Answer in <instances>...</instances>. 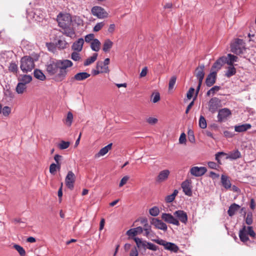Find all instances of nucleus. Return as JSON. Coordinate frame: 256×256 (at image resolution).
I'll return each instance as SVG.
<instances>
[{"label":"nucleus","mask_w":256,"mask_h":256,"mask_svg":"<svg viewBox=\"0 0 256 256\" xmlns=\"http://www.w3.org/2000/svg\"><path fill=\"white\" fill-rule=\"evenodd\" d=\"M161 218L165 222L176 226L180 225V222L186 224L188 220L187 214L182 210L175 211L173 215L169 213H162Z\"/></svg>","instance_id":"nucleus-1"},{"label":"nucleus","mask_w":256,"mask_h":256,"mask_svg":"<svg viewBox=\"0 0 256 256\" xmlns=\"http://www.w3.org/2000/svg\"><path fill=\"white\" fill-rule=\"evenodd\" d=\"M59 72L57 74V77L60 80H62L67 74L66 68L72 66V62L68 60H58Z\"/></svg>","instance_id":"nucleus-2"},{"label":"nucleus","mask_w":256,"mask_h":256,"mask_svg":"<svg viewBox=\"0 0 256 256\" xmlns=\"http://www.w3.org/2000/svg\"><path fill=\"white\" fill-rule=\"evenodd\" d=\"M34 68V59L30 56L22 57L20 60V68L23 72H30Z\"/></svg>","instance_id":"nucleus-3"},{"label":"nucleus","mask_w":256,"mask_h":256,"mask_svg":"<svg viewBox=\"0 0 256 256\" xmlns=\"http://www.w3.org/2000/svg\"><path fill=\"white\" fill-rule=\"evenodd\" d=\"M230 48L232 52L240 54L243 53L244 50H245V44L242 40L236 39L234 42L232 43Z\"/></svg>","instance_id":"nucleus-4"},{"label":"nucleus","mask_w":256,"mask_h":256,"mask_svg":"<svg viewBox=\"0 0 256 256\" xmlns=\"http://www.w3.org/2000/svg\"><path fill=\"white\" fill-rule=\"evenodd\" d=\"M57 22H58V26L62 28L70 25L72 18L68 14H60L57 16Z\"/></svg>","instance_id":"nucleus-5"},{"label":"nucleus","mask_w":256,"mask_h":256,"mask_svg":"<svg viewBox=\"0 0 256 256\" xmlns=\"http://www.w3.org/2000/svg\"><path fill=\"white\" fill-rule=\"evenodd\" d=\"M221 106V100L216 97L212 98L208 102V110L212 114L215 113Z\"/></svg>","instance_id":"nucleus-6"},{"label":"nucleus","mask_w":256,"mask_h":256,"mask_svg":"<svg viewBox=\"0 0 256 256\" xmlns=\"http://www.w3.org/2000/svg\"><path fill=\"white\" fill-rule=\"evenodd\" d=\"M59 70L58 60H50L46 65V70L50 76L56 74Z\"/></svg>","instance_id":"nucleus-7"},{"label":"nucleus","mask_w":256,"mask_h":256,"mask_svg":"<svg viewBox=\"0 0 256 256\" xmlns=\"http://www.w3.org/2000/svg\"><path fill=\"white\" fill-rule=\"evenodd\" d=\"M232 115L231 110L228 108H223L218 110V121L222 122L226 120Z\"/></svg>","instance_id":"nucleus-8"},{"label":"nucleus","mask_w":256,"mask_h":256,"mask_svg":"<svg viewBox=\"0 0 256 256\" xmlns=\"http://www.w3.org/2000/svg\"><path fill=\"white\" fill-rule=\"evenodd\" d=\"M76 180V176L72 171H69L66 177V185L70 190L74 188V183Z\"/></svg>","instance_id":"nucleus-9"},{"label":"nucleus","mask_w":256,"mask_h":256,"mask_svg":"<svg viewBox=\"0 0 256 256\" xmlns=\"http://www.w3.org/2000/svg\"><path fill=\"white\" fill-rule=\"evenodd\" d=\"M92 14L99 18H104L108 16V13L100 6H95L92 9Z\"/></svg>","instance_id":"nucleus-10"},{"label":"nucleus","mask_w":256,"mask_h":256,"mask_svg":"<svg viewBox=\"0 0 256 256\" xmlns=\"http://www.w3.org/2000/svg\"><path fill=\"white\" fill-rule=\"evenodd\" d=\"M206 168L204 166H194L192 167L190 170V172L191 174L197 177L204 175L206 172Z\"/></svg>","instance_id":"nucleus-11"},{"label":"nucleus","mask_w":256,"mask_h":256,"mask_svg":"<svg viewBox=\"0 0 256 256\" xmlns=\"http://www.w3.org/2000/svg\"><path fill=\"white\" fill-rule=\"evenodd\" d=\"M182 188L186 195L191 196L192 195V182L190 180H186L182 184Z\"/></svg>","instance_id":"nucleus-12"},{"label":"nucleus","mask_w":256,"mask_h":256,"mask_svg":"<svg viewBox=\"0 0 256 256\" xmlns=\"http://www.w3.org/2000/svg\"><path fill=\"white\" fill-rule=\"evenodd\" d=\"M133 240H134L136 245V247L138 248L140 251H146V249L147 244V242L146 240H142V238L137 237L134 238Z\"/></svg>","instance_id":"nucleus-13"},{"label":"nucleus","mask_w":256,"mask_h":256,"mask_svg":"<svg viewBox=\"0 0 256 256\" xmlns=\"http://www.w3.org/2000/svg\"><path fill=\"white\" fill-rule=\"evenodd\" d=\"M152 224H154L158 229L162 230L164 231H166L167 230L168 227L166 224L161 220L157 218H152Z\"/></svg>","instance_id":"nucleus-14"},{"label":"nucleus","mask_w":256,"mask_h":256,"mask_svg":"<svg viewBox=\"0 0 256 256\" xmlns=\"http://www.w3.org/2000/svg\"><path fill=\"white\" fill-rule=\"evenodd\" d=\"M170 174L168 170H164L161 171L156 178V181L158 182H162L167 180Z\"/></svg>","instance_id":"nucleus-15"},{"label":"nucleus","mask_w":256,"mask_h":256,"mask_svg":"<svg viewBox=\"0 0 256 256\" xmlns=\"http://www.w3.org/2000/svg\"><path fill=\"white\" fill-rule=\"evenodd\" d=\"M204 64H202L198 66L196 70L195 75L197 78L198 82H202L204 78Z\"/></svg>","instance_id":"nucleus-16"},{"label":"nucleus","mask_w":256,"mask_h":256,"mask_svg":"<svg viewBox=\"0 0 256 256\" xmlns=\"http://www.w3.org/2000/svg\"><path fill=\"white\" fill-rule=\"evenodd\" d=\"M216 72H210L207 76L206 80V84L208 86H211L215 82L216 80Z\"/></svg>","instance_id":"nucleus-17"},{"label":"nucleus","mask_w":256,"mask_h":256,"mask_svg":"<svg viewBox=\"0 0 256 256\" xmlns=\"http://www.w3.org/2000/svg\"><path fill=\"white\" fill-rule=\"evenodd\" d=\"M248 234L247 233L246 226H244L242 229L239 232V237L242 242L244 243H246L249 241V238L248 237Z\"/></svg>","instance_id":"nucleus-18"},{"label":"nucleus","mask_w":256,"mask_h":256,"mask_svg":"<svg viewBox=\"0 0 256 256\" xmlns=\"http://www.w3.org/2000/svg\"><path fill=\"white\" fill-rule=\"evenodd\" d=\"M84 44V40L82 38H78L76 42H75L72 46V48L74 51H76L77 52H80L83 47V45Z\"/></svg>","instance_id":"nucleus-19"},{"label":"nucleus","mask_w":256,"mask_h":256,"mask_svg":"<svg viewBox=\"0 0 256 256\" xmlns=\"http://www.w3.org/2000/svg\"><path fill=\"white\" fill-rule=\"evenodd\" d=\"M143 232V228L141 226H138L128 230L126 234L129 236H136L140 234Z\"/></svg>","instance_id":"nucleus-20"},{"label":"nucleus","mask_w":256,"mask_h":256,"mask_svg":"<svg viewBox=\"0 0 256 256\" xmlns=\"http://www.w3.org/2000/svg\"><path fill=\"white\" fill-rule=\"evenodd\" d=\"M252 126L249 124H244L241 125H236L234 126V130L236 132H242L246 131L250 129Z\"/></svg>","instance_id":"nucleus-21"},{"label":"nucleus","mask_w":256,"mask_h":256,"mask_svg":"<svg viewBox=\"0 0 256 256\" xmlns=\"http://www.w3.org/2000/svg\"><path fill=\"white\" fill-rule=\"evenodd\" d=\"M90 76V74L86 72H82L74 75L73 78L78 81L84 80Z\"/></svg>","instance_id":"nucleus-22"},{"label":"nucleus","mask_w":256,"mask_h":256,"mask_svg":"<svg viewBox=\"0 0 256 256\" xmlns=\"http://www.w3.org/2000/svg\"><path fill=\"white\" fill-rule=\"evenodd\" d=\"M112 144H110L100 150V152L95 155L96 158H99L105 155L112 148Z\"/></svg>","instance_id":"nucleus-23"},{"label":"nucleus","mask_w":256,"mask_h":256,"mask_svg":"<svg viewBox=\"0 0 256 256\" xmlns=\"http://www.w3.org/2000/svg\"><path fill=\"white\" fill-rule=\"evenodd\" d=\"M63 32H62L64 35L67 36L72 38L74 36L75 32L72 28L70 27L69 26L62 28Z\"/></svg>","instance_id":"nucleus-24"},{"label":"nucleus","mask_w":256,"mask_h":256,"mask_svg":"<svg viewBox=\"0 0 256 256\" xmlns=\"http://www.w3.org/2000/svg\"><path fill=\"white\" fill-rule=\"evenodd\" d=\"M101 43L100 41L96 38L93 40L90 43V48L94 52H98L100 50Z\"/></svg>","instance_id":"nucleus-25"},{"label":"nucleus","mask_w":256,"mask_h":256,"mask_svg":"<svg viewBox=\"0 0 256 256\" xmlns=\"http://www.w3.org/2000/svg\"><path fill=\"white\" fill-rule=\"evenodd\" d=\"M112 46L113 42L111 41L110 39H106L104 40V42L102 50L106 52H108L110 50Z\"/></svg>","instance_id":"nucleus-26"},{"label":"nucleus","mask_w":256,"mask_h":256,"mask_svg":"<svg viewBox=\"0 0 256 256\" xmlns=\"http://www.w3.org/2000/svg\"><path fill=\"white\" fill-rule=\"evenodd\" d=\"M221 182L222 186L226 189L230 188L231 187L230 182L227 176L222 174L221 176Z\"/></svg>","instance_id":"nucleus-27"},{"label":"nucleus","mask_w":256,"mask_h":256,"mask_svg":"<svg viewBox=\"0 0 256 256\" xmlns=\"http://www.w3.org/2000/svg\"><path fill=\"white\" fill-rule=\"evenodd\" d=\"M240 208V206L236 204H232L229 207L228 210V215L230 216H234L236 212Z\"/></svg>","instance_id":"nucleus-28"},{"label":"nucleus","mask_w":256,"mask_h":256,"mask_svg":"<svg viewBox=\"0 0 256 256\" xmlns=\"http://www.w3.org/2000/svg\"><path fill=\"white\" fill-rule=\"evenodd\" d=\"M166 250H170L174 252H177L178 250V246L174 244L166 242L164 246Z\"/></svg>","instance_id":"nucleus-29"},{"label":"nucleus","mask_w":256,"mask_h":256,"mask_svg":"<svg viewBox=\"0 0 256 256\" xmlns=\"http://www.w3.org/2000/svg\"><path fill=\"white\" fill-rule=\"evenodd\" d=\"M241 157V154L238 150H236L230 152L226 158L236 160Z\"/></svg>","instance_id":"nucleus-30"},{"label":"nucleus","mask_w":256,"mask_h":256,"mask_svg":"<svg viewBox=\"0 0 256 256\" xmlns=\"http://www.w3.org/2000/svg\"><path fill=\"white\" fill-rule=\"evenodd\" d=\"M226 57V64L229 66H233L234 63L238 61V58L232 54H228Z\"/></svg>","instance_id":"nucleus-31"},{"label":"nucleus","mask_w":256,"mask_h":256,"mask_svg":"<svg viewBox=\"0 0 256 256\" xmlns=\"http://www.w3.org/2000/svg\"><path fill=\"white\" fill-rule=\"evenodd\" d=\"M96 68L99 70L102 73H106L109 72L108 66H104L102 62H97Z\"/></svg>","instance_id":"nucleus-32"},{"label":"nucleus","mask_w":256,"mask_h":256,"mask_svg":"<svg viewBox=\"0 0 256 256\" xmlns=\"http://www.w3.org/2000/svg\"><path fill=\"white\" fill-rule=\"evenodd\" d=\"M20 82L23 83V84L26 85L32 80V77L30 75H23L21 78H18Z\"/></svg>","instance_id":"nucleus-33"},{"label":"nucleus","mask_w":256,"mask_h":256,"mask_svg":"<svg viewBox=\"0 0 256 256\" xmlns=\"http://www.w3.org/2000/svg\"><path fill=\"white\" fill-rule=\"evenodd\" d=\"M34 76L40 80H44L46 79V76L43 74L42 70L36 69L34 70Z\"/></svg>","instance_id":"nucleus-34"},{"label":"nucleus","mask_w":256,"mask_h":256,"mask_svg":"<svg viewBox=\"0 0 256 256\" xmlns=\"http://www.w3.org/2000/svg\"><path fill=\"white\" fill-rule=\"evenodd\" d=\"M26 90V86L20 82L18 84L16 88V91L18 94H22Z\"/></svg>","instance_id":"nucleus-35"},{"label":"nucleus","mask_w":256,"mask_h":256,"mask_svg":"<svg viewBox=\"0 0 256 256\" xmlns=\"http://www.w3.org/2000/svg\"><path fill=\"white\" fill-rule=\"evenodd\" d=\"M73 118L74 116L70 112H68L66 118L64 121V124L68 126H71L73 121Z\"/></svg>","instance_id":"nucleus-36"},{"label":"nucleus","mask_w":256,"mask_h":256,"mask_svg":"<svg viewBox=\"0 0 256 256\" xmlns=\"http://www.w3.org/2000/svg\"><path fill=\"white\" fill-rule=\"evenodd\" d=\"M236 73V69L234 66H229L228 70L225 74V76L228 78H230L234 75Z\"/></svg>","instance_id":"nucleus-37"},{"label":"nucleus","mask_w":256,"mask_h":256,"mask_svg":"<svg viewBox=\"0 0 256 256\" xmlns=\"http://www.w3.org/2000/svg\"><path fill=\"white\" fill-rule=\"evenodd\" d=\"M98 54L94 53L93 56L87 58L84 62V66H87L93 63L97 58Z\"/></svg>","instance_id":"nucleus-38"},{"label":"nucleus","mask_w":256,"mask_h":256,"mask_svg":"<svg viewBox=\"0 0 256 256\" xmlns=\"http://www.w3.org/2000/svg\"><path fill=\"white\" fill-rule=\"evenodd\" d=\"M13 247L19 253L20 256H26V251L22 246L18 244H14Z\"/></svg>","instance_id":"nucleus-39"},{"label":"nucleus","mask_w":256,"mask_h":256,"mask_svg":"<svg viewBox=\"0 0 256 256\" xmlns=\"http://www.w3.org/2000/svg\"><path fill=\"white\" fill-rule=\"evenodd\" d=\"M8 70L14 74H16L18 71V65L14 62H10L8 66Z\"/></svg>","instance_id":"nucleus-40"},{"label":"nucleus","mask_w":256,"mask_h":256,"mask_svg":"<svg viewBox=\"0 0 256 256\" xmlns=\"http://www.w3.org/2000/svg\"><path fill=\"white\" fill-rule=\"evenodd\" d=\"M70 145V142H69L62 140L60 143L58 144V146L60 150H64L68 148Z\"/></svg>","instance_id":"nucleus-41"},{"label":"nucleus","mask_w":256,"mask_h":256,"mask_svg":"<svg viewBox=\"0 0 256 256\" xmlns=\"http://www.w3.org/2000/svg\"><path fill=\"white\" fill-rule=\"evenodd\" d=\"M220 88V87L219 86H214L212 88L209 90H208L206 92L207 96H210L211 94L214 95L216 92H218Z\"/></svg>","instance_id":"nucleus-42"},{"label":"nucleus","mask_w":256,"mask_h":256,"mask_svg":"<svg viewBox=\"0 0 256 256\" xmlns=\"http://www.w3.org/2000/svg\"><path fill=\"white\" fill-rule=\"evenodd\" d=\"M150 214L154 216H157L160 213V210L157 206H154L149 210Z\"/></svg>","instance_id":"nucleus-43"},{"label":"nucleus","mask_w":256,"mask_h":256,"mask_svg":"<svg viewBox=\"0 0 256 256\" xmlns=\"http://www.w3.org/2000/svg\"><path fill=\"white\" fill-rule=\"evenodd\" d=\"M199 126L202 128H206L207 124L205 118L200 116L199 120Z\"/></svg>","instance_id":"nucleus-44"},{"label":"nucleus","mask_w":256,"mask_h":256,"mask_svg":"<svg viewBox=\"0 0 256 256\" xmlns=\"http://www.w3.org/2000/svg\"><path fill=\"white\" fill-rule=\"evenodd\" d=\"M68 43L64 40H59L56 43V46L60 48L64 49L66 47Z\"/></svg>","instance_id":"nucleus-45"},{"label":"nucleus","mask_w":256,"mask_h":256,"mask_svg":"<svg viewBox=\"0 0 256 256\" xmlns=\"http://www.w3.org/2000/svg\"><path fill=\"white\" fill-rule=\"evenodd\" d=\"M62 159V156L59 154H56L54 156V160L56 163V165L58 166V170H60L61 162L60 161Z\"/></svg>","instance_id":"nucleus-46"},{"label":"nucleus","mask_w":256,"mask_h":256,"mask_svg":"<svg viewBox=\"0 0 256 256\" xmlns=\"http://www.w3.org/2000/svg\"><path fill=\"white\" fill-rule=\"evenodd\" d=\"M2 112L4 116H8L11 112V108L9 106H5L2 108Z\"/></svg>","instance_id":"nucleus-47"},{"label":"nucleus","mask_w":256,"mask_h":256,"mask_svg":"<svg viewBox=\"0 0 256 256\" xmlns=\"http://www.w3.org/2000/svg\"><path fill=\"white\" fill-rule=\"evenodd\" d=\"M104 26V22H98L96 24V25L94 26L93 31L94 32H98Z\"/></svg>","instance_id":"nucleus-48"},{"label":"nucleus","mask_w":256,"mask_h":256,"mask_svg":"<svg viewBox=\"0 0 256 256\" xmlns=\"http://www.w3.org/2000/svg\"><path fill=\"white\" fill-rule=\"evenodd\" d=\"M176 76H172L170 80V82H169V84H168V88L169 89H172L176 82Z\"/></svg>","instance_id":"nucleus-49"},{"label":"nucleus","mask_w":256,"mask_h":256,"mask_svg":"<svg viewBox=\"0 0 256 256\" xmlns=\"http://www.w3.org/2000/svg\"><path fill=\"white\" fill-rule=\"evenodd\" d=\"M188 139L191 143L195 142V138L194 136V132L192 130H189L188 132Z\"/></svg>","instance_id":"nucleus-50"},{"label":"nucleus","mask_w":256,"mask_h":256,"mask_svg":"<svg viewBox=\"0 0 256 256\" xmlns=\"http://www.w3.org/2000/svg\"><path fill=\"white\" fill-rule=\"evenodd\" d=\"M146 248L153 251H156L158 250V246L151 242H147Z\"/></svg>","instance_id":"nucleus-51"},{"label":"nucleus","mask_w":256,"mask_h":256,"mask_svg":"<svg viewBox=\"0 0 256 256\" xmlns=\"http://www.w3.org/2000/svg\"><path fill=\"white\" fill-rule=\"evenodd\" d=\"M57 169L58 170V166L56 164L52 163L50 166V172L51 174H54Z\"/></svg>","instance_id":"nucleus-52"},{"label":"nucleus","mask_w":256,"mask_h":256,"mask_svg":"<svg viewBox=\"0 0 256 256\" xmlns=\"http://www.w3.org/2000/svg\"><path fill=\"white\" fill-rule=\"evenodd\" d=\"M246 222L248 225H250L252 223V212H248L247 214Z\"/></svg>","instance_id":"nucleus-53"},{"label":"nucleus","mask_w":256,"mask_h":256,"mask_svg":"<svg viewBox=\"0 0 256 256\" xmlns=\"http://www.w3.org/2000/svg\"><path fill=\"white\" fill-rule=\"evenodd\" d=\"M226 154L224 152H218L216 154V155H215L216 160L217 161L218 165L222 164V162H220V156H224Z\"/></svg>","instance_id":"nucleus-54"},{"label":"nucleus","mask_w":256,"mask_h":256,"mask_svg":"<svg viewBox=\"0 0 256 256\" xmlns=\"http://www.w3.org/2000/svg\"><path fill=\"white\" fill-rule=\"evenodd\" d=\"M246 230H247V233H248V235H249L252 238L255 237L256 233L254 231L252 226L246 227Z\"/></svg>","instance_id":"nucleus-55"},{"label":"nucleus","mask_w":256,"mask_h":256,"mask_svg":"<svg viewBox=\"0 0 256 256\" xmlns=\"http://www.w3.org/2000/svg\"><path fill=\"white\" fill-rule=\"evenodd\" d=\"M94 38V34H88L85 36V41L86 42H90L91 41L92 42L93 41V40L95 39V38Z\"/></svg>","instance_id":"nucleus-56"},{"label":"nucleus","mask_w":256,"mask_h":256,"mask_svg":"<svg viewBox=\"0 0 256 256\" xmlns=\"http://www.w3.org/2000/svg\"><path fill=\"white\" fill-rule=\"evenodd\" d=\"M186 135L184 133H182L179 138L178 141L180 144H186Z\"/></svg>","instance_id":"nucleus-57"},{"label":"nucleus","mask_w":256,"mask_h":256,"mask_svg":"<svg viewBox=\"0 0 256 256\" xmlns=\"http://www.w3.org/2000/svg\"><path fill=\"white\" fill-rule=\"evenodd\" d=\"M71 58L74 61H78L80 59V54L76 52H73L72 54Z\"/></svg>","instance_id":"nucleus-58"},{"label":"nucleus","mask_w":256,"mask_h":256,"mask_svg":"<svg viewBox=\"0 0 256 256\" xmlns=\"http://www.w3.org/2000/svg\"><path fill=\"white\" fill-rule=\"evenodd\" d=\"M129 178H130V177L128 176H124V177H123L120 182L119 186L120 187L122 186L124 184H125L128 181Z\"/></svg>","instance_id":"nucleus-59"},{"label":"nucleus","mask_w":256,"mask_h":256,"mask_svg":"<svg viewBox=\"0 0 256 256\" xmlns=\"http://www.w3.org/2000/svg\"><path fill=\"white\" fill-rule=\"evenodd\" d=\"M208 164V167L212 169H217L219 168V165L214 162H209Z\"/></svg>","instance_id":"nucleus-60"},{"label":"nucleus","mask_w":256,"mask_h":256,"mask_svg":"<svg viewBox=\"0 0 256 256\" xmlns=\"http://www.w3.org/2000/svg\"><path fill=\"white\" fill-rule=\"evenodd\" d=\"M194 88H190L189 89L188 91V92L186 94V97H187L188 99L190 100L192 98L193 96V94L194 93Z\"/></svg>","instance_id":"nucleus-61"},{"label":"nucleus","mask_w":256,"mask_h":256,"mask_svg":"<svg viewBox=\"0 0 256 256\" xmlns=\"http://www.w3.org/2000/svg\"><path fill=\"white\" fill-rule=\"evenodd\" d=\"M216 60L220 62V64L222 66L223 64H226V56H222Z\"/></svg>","instance_id":"nucleus-62"},{"label":"nucleus","mask_w":256,"mask_h":256,"mask_svg":"<svg viewBox=\"0 0 256 256\" xmlns=\"http://www.w3.org/2000/svg\"><path fill=\"white\" fill-rule=\"evenodd\" d=\"M147 122L150 124H154L158 122V119L156 118H154L152 117H150L147 119Z\"/></svg>","instance_id":"nucleus-63"},{"label":"nucleus","mask_w":256,"mask_h":256,"mask_svg":"<svg viewBox=\"0 0 256 256\" xmlns=\"http://www.w3.org/2000/svg\"><path fill=\"white\" fill-rule=\"evenodd\" d=\"M138 252L136 247L132 248L130 251V256H138Z\"/></svg>","instance_id":"nucleus-64"}]
</instances>
